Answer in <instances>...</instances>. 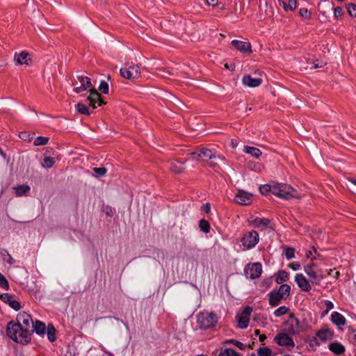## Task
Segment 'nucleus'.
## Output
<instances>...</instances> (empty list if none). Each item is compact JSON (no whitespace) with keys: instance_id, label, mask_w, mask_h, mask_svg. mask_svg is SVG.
Wrapping results in <instances>:
<instances>
[{"instance_id":"obj_1","label":"nucleus","mask_w":356,"mask_h":356,"mask_svg":"<svg viewBox=\"0 0 356 356\" xmlns=\"http://www.w3.org/2000/svg\"><path fill=\"white\" fill-rule=\"evenodd\" d=\"M6 333L8 337L16 343L24 345L31 341V331H26L14 321L7 324Z\"/></svg>"},{"instance_id":"obj_2","label":"nucleus","mask_w":356,"mask_h":356,"mask_svg":"<svg viewBox=\"0 0 356 356\" xmlns=\"http://www.w3.org/2000/svg\"><path fill=\"white\" fill-rule=\"evenodd\" d=\"M218 318L213 312H200L197 316V322L201 330H208L215 327Z\"/></svg>"},{"instance_id":"obj_3","label":"nucleus","mask_w":356,"mask_h":356,"mask_svg":"<svg viewBox=\"0 0 356 356\" xmlns=\"http://www.w3.org/2000/svg\"><path fill=\"white\" fill-rule=\"evenodd\" d=\"M296 193V191L290 185L280 183L273 184L272 194L280 198L289 200L295 197Z\"/></svg>"},{"instance_id":"obj_4","label":"nucleus","mask_w":356,"mask_h":356,"mask_svg":"<svg viewBox=\"0 0 356 356\" xmlns=\"http://www.w3.org/2000/svg\"><path fill=\"white\" fill-rule=\"evenodd\" d=\"M259 236L257 232L252 230L244 234L241 242L246 249L253 248L259 242Z\"/></svg>"},{"instance_id":"obj_5","label":"nucleus","mask_w":356,"mask_h":356,"mask_svg":"<svg viewBox=\"0 0 356 356\" xmlns=\"http://www.w3.org/2000/svg\"><path fill=\"white\" fill-rule=\"evenodd\" d=\"M289 334L288 332L279 333L275 336L274 341L279 346H284L287 350H291L295 347V343Z\"/></svg>"},{"instance_id":"obj_6","label":"nucleus","mask_w":356,"mask_h":356,"mask_svg":"<svg viewBox=\"0 0 356 356\" xmlns=\"http://www.w3.org/2000/svg\"><path fill=\"white\" fill-rule=\"evenodd\" d=\"M261 273L262 266L259 262L248 264L244 268L245 275L251 280L258 278Z\"/></svg>"},{"instance_id":"obj_7","label":"nucleus","mask_w":356,"mask_h":356,"mask_svg":"<svg viewBox=\"0 0 356 356\" xmlns=\"http://www.w3.org/2000/svg\"><path fill=\"white\" fill-rule=\"evenodd\" d=\"M285 325L286 327V330L290 335H296L300 331V321L293 314H290Z\"/></svg>"},{"instance_id":"obj_8","label":"nucleus","mask_w":356,"mask_h":356,"mask_svg":"<svg viewBox=\"0 0 356 356\" xmlns=\"http://www.w3.org/2000/svg\"><path fill=\"white\" fill-rule=\"evenodd\" d=\"M120 74L122 76L127 79H134L138 77L140 74V67L135 64L127 65L124 67L120 69Z\"/></svg>"},{"instance_id":"obj_9","label":"nucleus","mask_w":356,"mask_h":356,"mask_svg":"<svg viewBox=\"0 0 356 356\" xmlns=\"http://www.w3.org/2000/svg\"><path fill=\"white\" fill-rule=\"evenodd\" d=\"M304 270L309 276L312 284L314 285H318L324 278L321 270L312 269L310 266H305Z\"/></svg>"},{"instance_id":"obj_10","label":"nucleus","mask_w":356,"mask_h":356,"mask_svg":"<svg viewBox=\"0 0 356 356\" xmlns=\"http://www.w3.org/2000/svg\"><path fill=\"white\" fill-rule=\"evenodd\" d=\"M33 323L31 315L26 312L19 314L15 321V323H19L26 331H31Z\"/></svg>"},{"instance_id":"obj_11","label":"nucleus","mask_w":356,"mask_h":356,"mask_svg":"<svg viewBox=\"0 0 356 356\" xmlns=\"http://www.w3.org/2000/svg\"><path fill=\"white\" fill-rule=\"evenodd\" d=\"M86 101L89 102L90 106L93 108H96L98 106L105 104V102L102 99L100 94L95 89L90 90V95L87 97Z\"/></svg>"},{"instance_id":"obj_12","label":"nucleus","mask_w":356,"mask_h":356,"mask_svg":"<svg viewBox=\"0 0 356 356\" xmlns=\"http://www.w3.org/2000/svg\"><path fill=\"white\" fill-rule=\"evenodd\" d=\"M190 154L194 156V159L201 161H207L209 159H215L216 157L215 153L207 148H202L198 152H193Z\"/></svg>"},{"instance_id":"obj_13","label":"nucleus","mask_w":356,"mask_h":356,"mask_svg":"<svg viewBox=\"0 0 356 356\" xmlns=\"http://www.w3.org/2000/svg\"><path fill=\"white\" fill-rule=\"evenodd\" d=\"M12 294L4 293L0 295V300L8 304L14 310L18 311L21 308V305L18 301L14 300Z\"/></svg>"},{"instance_id":"obj_14","label":"nucleus","mask_w":356,"mask_h":356,"mask_svg":"<svg viewBox=\"0 0 356 356\" xmlns=\"http://www.w3.org/2000/svg\"><path fill=\"white\" fill-rule=\"evenodd\" d=\"M232 46L240 52L245 54L252 52V46L250 42L234 40L231 42Z\"/></svg>"},{"instance_id":"obj_15","label":"nucleus","mask_w":356,"mask_h":356,"mask_svg":"<svg viewBox=\"0 0 356 356\" xmlns=\"http://www.w3.org/2000/svg\"><path fill=\"white\" fill-rule=\"evenodd\" d=\"M295 282L303 291L309 292L312 289V286L309 281L302 273H298L296 275Z\"/></svg>"},{"instance_id":"obj_16","label":"nucleus","mask_w":356,"mask_h":356,"mask_svg":"<svg viewBox=\"0 0 356 356\" xmlns=\"http://www.w3.org/2000/svg\"><path fill=\"white\" fill-rule=\"evenodd\" d=\"M235 200L241 205H248L252 201V194L244 191L239 190L236 194Z\"/></svg>"},{"instance_id":"obj_17","label":"nucleus","mask_w":356,"mask_h":356,"mask_svg":"<svg viewBox=\"0 0 356 356\" xmlns=\"http://www.w3.org/2000/svg\"><path fill=\"white\" fill-rule=\"evenodd\" d=\"M255 227L259 228L261 230H264L267 227L273 229V224L270 220L268 218H255L252 220L250 221Z\"/></svg>"},{"instance_id":"obj_18","label":"nucleus","mask_w":356,"mask_h":356,"mask_svg":"<svg viewBox=\"0 0 356 356\" xmlns=\"http://www.w3.org/2000/svg\"><path fill=\"white\" fill-rule=\"evenodd\" d=\"M263 82L261 78H254L250 74H245L242 79V83L245 86L254 88L260 86Z\"/></svg>"},{"instance_id":"obj_19","label":"nucleus","mask_w":356,"mask_h":356,"mask_svg":"<svg viewBox=\"0 0 356 356\" xmlns=\"http://www.w3.org/2000/svg\"><path fill=\"white\" fill-rule=\"evenodd\" d=\"M269 296V305L271 307H276L277 306L280 301L284 298V296L282 294H280V292H277L275 290H273L270 292L268 293Z\"/></svg>"},{"instance_id":"obj_20","label":"nucleus","mask_w":356,"mask_h":356,"mask_svg":"<svg viewBox=\"0 0 356 356\" xmlns=\"http://www.w3.org/2000/svg\"><path fill=\"white\" fill-rule=\"evenodd\" d=\"M15 60L19 65H29V61L31 60V55L26 51H22L19 54H15Z\"/></svg>"},{"instance_id":"obj_21","label":"nucleus","mask_w":356,"mask_h":356,"mask_svg":"<svg viewBox=\"0 0 356 356\" xmlns=\"http://www.w3.org/2000/svg\"><path fill=\"white\" fill-rule=\"evenodd\" d=\"M185 162L175 159L170 162L168 168L174 173H181L184 169V164Z\"/></svg>"},{"instance_id":"obj_22","label":"nucleus","mask_w":356,"mask_h":356,"mask_svg":"<svg viewBox=\"0 0 356 356\" xmlns=\"http://www.w3.org/2000/svg\"><path fill=\"white\" fill-rule=\"evenodd\" d=\"M31 334L35 332L37 334L42 336L46 333V330L47 327H46L45 324L38 320H36L32 326Z\"/></svg>"},{"instance_id":"obj_23","label":"nucleus","mask_w":356,"mask_h":356,"mask_svg":"<svg viewBox=\"0 0 356 356\" xmlns=\"http://www.w3.org/2000/svg\"><path fill=\"white\" fill-rule=\"evenodd\" d=\"M331 321L333 324L341 326L346 324L345 317L338 312H333L331 314Z\"/></svg>"},{"instance_id":"obj_24","label":"nucleus","mask_w":356,"mask_h":356,"mask_svg":"<svg viewBox=\"0 0 356 356\" xmlns=\"http://www.w3.org/2000/svg\"><path fill=\"white\" fill-rule=\"evenodd\" d=\"M329 350L337 355L344 353L346 350L344 346L339 342L331 343L329 345Z\"/></svg>"},{"instance_id":"obj_25","label":"nucleus","mask_w":356,"mask_h":356,"mask_svg":"<svg viewBox=\"0 0 356 356\" xmlns=\"http://www.w3.org/2000/svg\"><path fill=\"white\" fill-rule=\"evenodd\" d=\"M316 335L325 341L332 339L333 332L328 329H323L317 331Z\"/></svg>"},{"instance_id":"obj_26","label":"nucleus","mask_w":356,"mask_h":356,"mask_svg":"<svg viewBox=\"0 0 356 356\" xmlns=\"http://www.w3.org/2000/svg\"><path fill=\"white\" fill-rule=\"evenodd\" d=\"M243 151L254 158H259L262 154L261 151L259 148L248 145L244 146Z\"/></svg>"},{"instance_id":"obj_27","label":"nucleus","mask_w":356,"mask_h":356,"mask_svg":"<svg viewBox=\"0 0 356 356\" xmlns=\"http://www.w3.org/2000/svg\"><path fill=\"white\" fill-rule=\"evenodd\" d=\"M289 278V274L285 270H279L275 279V282L277 284H282L286 282Z\"/></svg>"},{"instance_id":"obj_28","label":"nucleus","mask_w":356,"mask_h":356,"mask_svg":"<svg viewBox=\"0 0 356 356\" xmlns=\"http://www.w3.org/2000/svg\"><path fill=\"white\" fill-rule=\"evenodd\" d=\"M14 189L17 196H22L30 191V187L28 185L22 184L14 187Z\"/></svg>"},{"instance_id":"obj_29","label":"nucleus","mask_w":356,"mask_h":356,"mask_svg":"<svg viewBox=\"0 0 356 356\" xmlns=\"http://www.w3.org/2000/svg\"><path fill=\"white\" fill-rule=\"evenodd\" d=\"M277 291L280 292V294H282L284 298L286 299L290 296L291 286L289 284H282Z\"/></svg>"},{"instance_id":"obj_30","label":"nucleus","mask_w":356,"mask_h":356,"mask_svg":"<svg viewBox=\"0 0 356 356\" xmlns=\"http://www.w3.org/2000/svg\"><path fill=\"white\" fill-rule=\"evenodd\" d=\"M46 333L49 341L53 342L56 340V329L52 324L48 325Z\"/></svg>"},{"instance_id":"obj_31","label":"nucleus","mask_w":356,"mask_h":356,"mask_svg":"<svg viewBox=\"0 0 356 356\" xmlns=\"http://www.w3.org/2000/svg\"><path fill=\"white\" fill-rule=\"evenodd\" d=\"M199 227L200 230L205 234L209 233L211 228L209 222L204 219H202L200 220Z\"/></svg>"},{"instance_id":"obj_32","label":"nucleus","mask_w":356,"mask_h":356,"mask_svg":"<svg viewBox=\"0 0 356 356\" xmlns=\"http://www.w3.org/2000/svg\"><path fill=\"white\" fill-rule=\"evenodd\" d=\"M1 254L3 257V259L8 264L13 265L15 264L16 261L12 257L9 252L6 250H2Z\"/></svg>"},{"instance_id":"obj_33","label":"nucleus","mask_w":356,"mask_h":356,"mask_svg":"<svg viewBox=\"0 0 356 356\" xmlns=\"http://www.w3.org/2000/svg\"><path fill=\"white\" fill-rule=\"evenodd\" d=\"M250 321V318L241 315L238 318V327L240 329H245L248 327Z\"/></svg>"},{"instance_id":"obj_34","label":"nucleus","mask_w":356,"mask_h":356,"mask_svg":"<svg viewBox=\"0 0 356 356\" xmlns=\"http://www.w3.org/2000/svg\"><path fill=\"white\" fill-rule=\"evenodd\" d=\"M225 344H233L238 347L241 350H245L247 348L245 344H243L241 341L236 339H227L224 341Z\"/></svg>"},{"instance_id":"obj_35","label":"nucleus","mask_w":356,"mask_h":356,"mask_svg":"<svg viewBox=\"0 0 356 356\" xmlns=\"http://www.w3.org/2000/svg\"><path fill=\"white\" fill-rule=\"evenodd\" d=\"M76 108L79 113L89 115L90 114L88 108L83 103L79 102L76 104Z\"/></svg>"},{"instance_id":"obj_36","label":"nucleus","mask_w":356,"mask_h":356,"mask_svg":"<svg viewBox=\"0 0 356 356\" xmlns=\"http://www.w3.org/2000/svg\"><path fill=\"white\" fill-rule=\"evenodd\" d=\"M283 7L285 10H293L297 7V0H289L288 3L283 2Z\"/></svg>"},{"instance_id":"obj_37","label":"nucleus","mask_w":356,"mask_h":356,"mask_svg":"<svg viewBox=\"0 0 356 356\" xmlns=\"http://www.w3.org/2000/svg\"><path fill=\"white\" fill-rule=\"evenodd\" d=\"M91 87H92L91 81L90 80H86V85H83V86L81 85L80 86L75 87V88H74L73 90L76 93H80L83 91L86 90L88 88H90Z\"/></svg>"},{"instance_id":"obj_38","label":"nucleus","mask_w":356,"mask_h":356,"mask_svg":"<svg viewBox=\"0 0 356 356\" xmlns=\"http://www.w3.org/2000/svg\"><path fill=\"white\" fill-rule=\"evenodd\" d=\"M259 191L262 195L273 193V184H264L259 187Z\"/></svg>"},{"instance_id":"obj_39","label":"nucleus","mask_w":356,"mask_h":356,"mask_svg":"<svg viewBox=\"0 0 356 356\" xmlns=\"http://www.w3.org/2000/svg\"><path fill=\"white\" fill-rule=\"evenodd\" d=\"M289 308L286 306H281L274 311V315L276 317H280L282 315L288 313Z\"/></svg>"},{"instance_id":"obj_40","label":"nucleus","mask_w":356,"mask_h":356,"mask_svg":"<svg viewBox=\"0 0 356 356\" xmlns=\"http://www.w3.org/2000/svg\"><path fill=\"white\" fill-rule=\"evenodd\" d=\"M48 141L49 138L38 136L34 140L33 145L35 146L44 145L48 143Z\"/></svg>"},{"instance_id":"obj_41","label":"nucleus","mask_w":356,"mask_h":356,"mask_svg":"<svg viewBox=\"0 0 356 356\" xmlns=\"http://www.w3.org/2000/svg\"><path fill=\"white\" fill-rule=\"evenodd\" d=\"M55 163V161L53 158L49 156H46L43 159L42 166L45 168H51Z\"/></svg>"},{"instance_id":"obj_42","label":"nucleus","mask_w":356,"mask_h":356,"mask_svg":"<svg viewBox=\"0 0 356 356\" xmlns=\"http://www.w3.org/2000/svg\"><path fill=\"white\" fill-rule=\"evenodd\" d=\"M257 354L258 356H271L272 351L268 347L259 348Z\"/></svg>"},{"instance_id":"obj_43","label":"nucleus","mask_w":356,"mask_h":356,"mask_svg":"<svg viewBox=\"0 0 356 356\" xmlns=\"http://www.w3.org/2000/svg\"><path fill=\"white\" fill-rule=\"evenodd\" d=\"M0 287L5 290L9 289V283L6 277L0 273Z\"/></svg>"},{"instance_id":"obj_44","label":"nucleus","mask_w":356,"mask_h":356,"mask_svg":"<svg viewBox=\"0 0 356 356\" xmlns=\"http://www.w3.org/2000/svg\"><path fill=\"white\" fill-rule=\"evenodd\" d=\"M346 8L348 14L351 17H356V4L352 3H349L348 4Z\"/></svg>"},{"instance_id":"obj_45","label":"nucleus","mask_w":356,"mask_h":356,"mask_svg":"<svg viewBox=\"0 0 356 356\" xmlns=\"http://www.w3.org/2000/svg\"><path fill=\"white\" fill-rule=\"evenodd\" d=\"M99 90L104 94H108L109 90L108 83L105 81H102L99 86Z\"/></svg>"},{"instance_id":"obj_46","label":"nucleus","mask_w":356,"mask_h":356,"mask_svg":"<svg viewBox=\"0 0 356 356\" xmlns=\"http://www.w3.org/2000/svg\"><path fill=\"white\" fill-rule=\"evenodd\" d=\"M285 257L289 260L295 257V250L293 248L288 247L285 248Z\"/></svg>"},{"instance_id":"obj_47","label":"nucleus","mask_w":356,"mask_h":356,"mask_svg":"<svg viewBox=\"0 0 356 356\" xmlns=\"http://www.w3.org/2000/svg\"><path fill=\"white\" fill-rule=\"evenodd\" d=\"M299 14L301 17L307 19L310 17V12L305 8H302L299 10Z\"/></svg>"},{"instance_id":"obj_48","label":"nucleus","mask_w":356,"mask_h":356,"mask_svg":"<svg viewBox=\"0 0 356 356\" xmlns=\"http://www.w3.org/2000/svg\"><path fill=\"white\" fill-rule=\"evenodd\" d=\"M93 171L98 175V176H104L106 175L107 170L106 168H94Z\"/></svg>"},{"instance_id":"obj_49","label":"nucleus","mask_w":356,"mask_h":356,"mask_svg":"<svg viewBox=\"0 0 356 356\" xmlns=\"http://www.w3.org/2000/svg\"><path fill=\"white\" fill-rule=\"evenodd\" d=\"M343 14V10L341 7L337 6L334 8V15L336 19L341 17Z\"/></svg>"},{"instance_id":"obj_50","label":"nucleus","mask_w":356,"mask_h":356,"mask_svg":"<svg viewBox=\"0 0 356 356\" xmlns=\"http://www.w3.org/2000/svg\"><path fill=\"white\" fill-rule=\"evenodd\" d=\"M320 343L316 337H312L309 341V346L312 348H315L316 346H319Z\"/></svg>"},{"instance_id":"obj_51","label":"nucleus","mask_w":356,"mask_h":356,"mask_svg":"<svg viewBox=\"0 0 356 356\" xmlns=\"http://www.w3.org/2000/svg\"><path fill=\"white\" fill-rule=\"evenodd\" d=\"M252 312V307L250 306H247L243 311L242 315L250 318V316Z\"/></svg>"},{"instance_id":"obj_52","label":"nucleus","mask_w":356,"mask_h":356,"mask_svg":"<svg viewBox=\"0 0 356 356\" xmlns=\"http://www.w3.org/2000/svg\"><path fill=\"white\" fill-rule=\"evenodd\" d=\"M29 136L30 134L26 131L20 132L19 135V138L24 140H29Z\"/></svg>"},{"instance_id":"obj_53","label":"nucleus","mask_w":356,"mask_h":356,"mask_svg":"<svg viewBox=\"0 0 356 356\" xmlns=\"http://www.w3.org/2000/svg\"><path fill=\"white\" fill-rule=\"evenodd\" d=\"M325 65V63H323V61H320L318 60H316L314 62L313 68H314V69L321 68V67H323Z\"/></svg>"},{"instance_id":"obj_54","label":"nucleus","mask_w":356,"mask_h":356,"mask_svg":"<svg viewBox=\"0 0 356 356\" xmlns=\"http://www.w3.org/2000/svg\"><path fill=\"white\" fill-rule=\"evenodd\" d=\"M289 267L293 270H298L300 268V264L298 262L291 263L289 264Z\"/></svg>"},{"instance_id":"obj_55","label":"nucleus","mask_w":356,"mask_h":356,"mask_svg":"<svg viewBox=\"0 0 356 356\" xmlns=\"http://www.w3.org/2000/svg\"><path fill=\"white\" fill-rule=\"evenodd\" d=\"M77 79L79 80V81L80 82L81 86L86 85V80L90 81V78H88V76H78Z\"/></svg>"},{"instance_id":"obj_56","label":"nucleus","mask_w":356,"mask_h":356,"mask_svg":"<svg viewBox=\"0 0 356 356\" xmlns=\"http://www.w3.org/2000/svg\"><path fill=\"white\" fill-rule=\"evenodd\" d=\"M228 348H220V353L217 356H228Z\"/></svg>"},{"instance_id":"obj_57","label":"nucleus","mask_w":356,"mask_h":356,"mask_svg":"<svg viewBox=\"0 0 356 356\" xmlns=\"http://www.w3.org/2000/svg\"><path fill=\"white\" fill-rule=\"evenodd\" d=\"M228 356H241V355L232 348H228Z\"/></svg>"},{"instance_id":"obj_58","label":"nucleus","mask_w":356,"mask_h":356,"mask_svg":"<svg viewBox=\"0 0 356 356\" xmlns=\"http://www.w3.org/2000/svg\"><path fill=\"white\" fill-rule=\"evenodd\" d=\"M325 307L327 310H331L334 308V304L330 300H326L325 302Z\"/></svg>"},{"instance_id":"obj_59","label":"nucleus","mask_w":356,"mask_h":356,"mask_svg":"<svg viewBox=\"0 0 356 356\" xmlns=\"http://www.w3.org/2000/svg\"><path fill=\"white\" fill-rule=\"evenodd\" d=\"M202 211L208 213L210 212L211 207L209 203H207L202 206Z\"/></svg>"},{"instance_id":"obj_60","label":"nucleus","mask_w":356,"mask_h":356,"mask_svg":"<svg viewBox=\"0 0 356 356\" xmlns=\"http://www.w3.org/2000/svg\"><path fill=\"white\" fill-rule=\"evenodd\" d=\"M313 252L316 253V249L314 247H312V250L306 252V256L307 257H310L312 255Z\"/></svg>"},{"instance_id":"obj_61","label":"nucleus","mask_w":356,"mask_h":356,"mask_svg":"<svg viewBox=\"0 0 356 356\" xmlns=\"http://www.w3.org/2000/svg\"><path fill=\"white\" fill-rule=\"evenodd\" d=\"M207 3L210 6H215L218 3V0H206Z\"/></svg>"},{"instance_id":"obj_62","label":"nucleus","mask_w":356,"mask_h":356,"mask_svg":"<svg viewBox=\"0 0 356 356\" xmlns=\"http://www.w3.org/2000/svg\"><path fill=\"white\" fill-rule=\"evenodd\" d=\"M266 339V335H264V334L259 335V341L263 343Z\"/></svg>"},{"instance_id":"obj_63","label":"nucleus","mask_w":356,"mask_h":356,"mask_svg":"<svg viewBox=\"0 0 356 356\" xmlns=\"http://www.w3.org/2000/svg\"><path fill=\"white\" fill-rule=\"evenodd\" d=\"M307 266H310L312 269H316V264L314 263L313 261L312 263L307 264Z\"/></svg>"},{"instance_id":"obj_64","label":"nucleus","mask_w":356,"mask_h":356,"mask_svg":"<svg viewBox=\"0 0 356 356\" xmlns=\"http://www.w3.org/2000/svg\"><path fill=\"white\" fill-rule=\"evenodd\" d=\"M0 154L1 156L3 157V158H6V154L4 153V152L0 148Z\"/></svg>"}]
</instances>
